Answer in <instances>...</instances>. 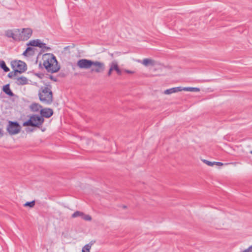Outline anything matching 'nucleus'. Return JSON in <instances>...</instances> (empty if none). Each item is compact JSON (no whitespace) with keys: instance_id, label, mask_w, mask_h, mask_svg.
<instances>
[{"instance_id":"f257e3e1","label":"nucleus","mask_w":252,"mask_h":252,"mask_svg":"<svg viewBox=\"0 0 252 252\" xmlns=\"http://www.w3.org/2000/svg\"><path fill=\"white\" fill-rule=\"evenodd\" d=\"M43 65L48 72L56 73L60 69L56 57L52 54H48L44 57Z\"/></svg>"},{"instance_id":"f03ea898","label":"nucleus","mask_w":252,"mask_h":252,"mask_svg":"<svg viewBox=\"0 0 252 252\" xmlns=\"http://www.w3.org/2000/svg\"><path fill=\"white\" fill-rule=\"evenodd\" d=\"M39 100L43 103L50 104L53 101V93L48 87H42L38 92Z\"/></svg>"},{"instance_id":"7ed1b4c3","label":"nucleus","mask_w":252,"mask_h":252,"mask_svg":"<svg viewBox=\"0 0 252 252\" xmlns=\"http://www.w3.org/2000/svg\"><path fill=\"white\" fill-rule=\"evenodd\" d=\"M44 122L42 117L37 115H32L30 117L29 120L23 123V126H31L40 127Z\"/></svg>"},{"instance_id":"20e7f679","label":"nucleus","mask_w":252,"mask_h":252,"mask_svg":"<svg viewBox=\"0 0 252 252\" xmlns=\"http://www.w3.org/2000/svg\"><path fill=\"white\" fill-rule=\"evenodd\" d=\"M6 129L9 134L14 135L20 132L21 126L17 122L9 121Z\"/></svg>"},{"instance_id":"39448f33","label":"nucleus","mask_w":252,"mask_h":252,"mask_svg":"<svg viewBox=\"0 0 252 252\" xmlns=\"http://www.w3.org/2000/svg\"><path fill=\"white\" fill-rule=\"evenodd\" d=\"M12 67L15 70H18V73H23L25 72L27 68L26 64L21 61H14L11 62Z\"/></svg>"},{"instance_id":"423d86ee","label":"nucleus","mask_w":252,"mask_h":252,"mask_svg":"<svg viewBox=\"0 0 252 252\" xmlns=\"http://www.w3.org/2000/svg\"><path fill=\"white\" fill-rule=\"evenodd\" d=\"M93 61L86 59L79 60L77 62V66L80 69H88L93 66Z\"/></svg>"},{"instance_id":"0eeeda50","label":"nucleus","mask_w":252,"mask_h":252,"mask_svg":"<svg viewBox=\"0 0 252 252\" xmlns=\"http://www.w3.org/2000/svg\"><path fill=\"white\" fill-rule=\"evenodd\" d=\"M94 66L91 68L92 72L101 73L105 70V64L103 63L98 61H93V66Z\"/></svg>"},{"instance_id":"6e6552de","label":"nucleus","mask_w":252,"mask_h":252,"mask_svg":"<svg viewBox=\"0 0 252 252\" xmlns=\"http://www.w3.org/2000/svg\"><path fill=\"white\" fill-rule=\"evenodd\" d=\"M28 45H30L32 46L38 47L39 48H41L43 49H45L46 50H50L51 48L49 47L46 46V44L43 42H41L39 39H36L31 40L28 44Z\"/></svg>"},{"instance_id":"1a4fd4ad","label":"nucleus","mask_w":252,"mask_h":252,"mask_svg":"<svg viewBox=\"0 0 252 252\" xmlns=\"http://www.w3.org/2000/svg\"><path fill=\"white\" fill-rule=\"evenodd\" d=\"M40 113L41 115V117L42 118L45 117L46 118H49L51 117L53 114V111L51 108H44L42 109L40 111Z\"/></svg>"},{"instance_id":"9d476101","label":"nucleus","mask_w":252,"mask_h":252,"mask_svg":"<svg viewBox=\"0 0 252 252\" xmlns=\"http://www.w3.org/2000/svg\"><path fill=\"white\" fill-rule=\"evenodd\" d=\"M32 33V29L30 28L23 29L22 32L21 37L24 40H28L30 38Z\"/></svg>"},{"instance_id":"9b49d317","label":"nucleus","mask_w":252,"mask_h":252,"mask_svg":"<svg viewBox=\"0 0 252 252\" xmlns=\"http://www.w3.org/2000/svg\"><path fill=\"white\" fill-rule=\"evenodd\" d=\"M182 91V87H175L166 90L164 91V94H170L173 93L181 92Z\"/></svg>"},{"instance_id":"f8f14e48","label":"nucleus","mask_w":252,"mask_h":252,"mask_svg":"<svg viewBox=\"0 0 252 252\" xmlns=\"http://www.w3.org/2000/svg\"><path fill=\"white\" fill-rule=\"evenodd\" d=\"M16 83L17 85H24L28 83V79L24 76L17 78Z\"/></svg>"},{"instance_id":"ddd939ff","label":"nucleus","mask_w":252,"mask_h":252,"mask_svg":"<svg viewBox=\"0 0 252 252\" xmlns=\"http://www.w3.org/2000/svg\"><path fill=\"white\" fill-rule=\"evenodd\" d=\"M141 63L145 66H154L155 65V61L151 59H144Z\"/></svg>"},{"instance_id":"4468645a","label":"nucleus","mask_w":252,"mask_h":252,"mask_svg":"<svg viewBox=\"0 0 252 252\" xmlns=\"http://www.w3.org/2000/svg\"><path fill=\"white\" fill-rule=\"evenodd\" d=\"M2 91L8 95L10 96H13L14 94L10 89V85L9 84L4 85L3 87Z\"/></svg>"},{"instance_id":"2eb2a0df","label":"nucleus","mask_w":252,"mask_h":252,"mask_svg":"<svg viewBox=\"0 0 252 252\" xmlns=\"http://www.w3.org/2000/svg\"><path fill=\"white\" fill-rule=\"evenodd\" d=\"M42 108V106L38 103H33L30 106V109L32 111L34 112H37L39 109Z\"/></svg>"},{"instance_id":"dca6fc26","label":"nucleus","mask_w":252,"mask_h":252,"mask_svg":"<svg viewBox=\"0 0 252 252\" xmlns=\"http://www.w3.org/2000/svg\"><path fill=\"white\" fill-rule=\"evenodd\" d=\"M5 35L8 37L12 38L14 40L19 39V36L13 32L12 30H8L5 32Z\"/></svg>"},{"instance_id":"f3484780","label":"nucleus","mask_w":252,"mask_h":252,"mask_svg":"<svg viewBox=\"0 0 252 252\" xmlns=\"http://www.w3.org/2000/svg\"><path fill=\"white\" fill-rule=\"evenodd\" d=\"M111 64L112 68H113V70H115L117 72L118 74L121 75L122 71H121V69L119 68L117 63L115 61H114V62H112L111 63Z\"/></svg>"},{"instance_id":"a211bd4d","label":"nucleus","mask_w":252,"mask_h":252,"mask_svg":"<svg viewBox=\"0 0 252 252\" xmlns=\"http://www.w3.org/2000/svg\"><path fill=\"white\" fill-rule=\"evenodd\" d=\"M93 244L94 243L93 241H91L90 243L86 245L82 248V252H90V250Z\"/></svg>"},{"instance_id":"6ab92c4d","label":"nucleus","mask_w":252,"mask_h":252,"mask_svg":"<svg viewBox=\"0 0 252 252\" xmlns=\"http://www.w3.org/2000/svg\"><path fill=\"white\" fill-rule=\"evenodd\" d=\"M182 91H189V92H197L200 91V89L198 88H194V87H182Z\"/></svg>"},{"instance_id":"aec40b11","label":"nucleus","mask_w":252,"mask_h":252,"mask_svg":"<svg viewBox=\"0 0 252 252\" xmlns=\"http://www.w3.org/2000/svg\"><path fill=\"white\" fill-rule=\"evenodd\" d=\"M0 67L5 72L9 71V68L6 66L5 62L3 60L0 61Z\"/></svg>"},{"instance_id":"412c9836","label":"nucleus","mask_w":252,"mask_h":252,"mask_svg":"<svg viewBox=\"0 0 252 252\" xmlns=\"http://www.w3.org/2000/svg\"><path fill=\"white\" fill-rule=\"evenodd\" d=\"M84 215V213L83 212L77 211L75 212L72 215V217L76 218V217H81L82 218V215Z\"/></svg>"},{"instance_id":"4be33fe9","label":"nucleus","mask_w":252,"mask_h":252,"mask_svg":"<svg viewBox=\"0 0 252 252\" xmlns=\"http://www.w3.org/2000/svg\"><path fill=\"white\" fill-rule=\"evenodd\" d=\"M32 47H28L26 50L24 52L23 55L25 56H32V53H29V50H31Z\"/></svg>"},{"instance_id":"5701e85b","label":"nucleus","mask_w":252,"mask_h":252,"mask_svg":"<svg viewBox=\"0 0 252 252\" xmlns=\"http://www.w3.org/2000/svg\"><path fill=\"white\" fill-rule=\"evenodd\" d=\"M35 205V201H32L31 202H27L24 204V206H28L31 208L33 207Z\"/></svg>"},{"instance_id":"b1692460","label":"nucleus","mask_w":252,"mask_h":252,"mask_svg":"<svg viewBox=\"0 0 252 252\" xmlns=\"http://www.w3.org/2000/svg\"><path fill=\"white\" fill-rule=\"evenodd\" d=\"M18 73V70H15L14 71H11L9 72L8 74V77L10 78H12L13 77L15 76Z\"/></svg>"},{"instance_id":"393cba45","label":"nucleus","mask_w":252,"mask_h":252,"mask_svg":"<svg viewBox=\"0 0 252 252\" xmlns=\"http://www.w3.org/2000/svg\"><path fill=\"white\" fill-rule=\"evenodd\" d=\"M82 218L85 220L90 221L92 220V217L90 215H85L84 213V215H82Z\"/></svg>"},{"instance_id":"a878e982","label":"nucleus","mask_w":252,"mask_h":252,"mask_svg":"<svg viewBox=\"0 0 252 252\" xmlns=\"http://www.w3.org/2000/svg\"><path fill=\"white\" fill-rule=\"evenodd\" d=\"M204 162H205V163H206L208 165H209V166H212L214 164V162H212L211 161H208L207 160H204Z\"/></svg>"},{"instance_id":"bb28decb","label":"nucleus","mask_w":252,"mask_h":252,"mask_svg":"<svg viewBox=\"0 0 252 252\" xmlns=\"http://www.w3.org/2000/svg\"><path fill=\"white\" fill-rule=\"evenodd\" d=\"M110 68L108 72L107 75L110 76L112 74V71L113 70V68L112 67L111 64H110Z\"/></svg>"},{"instance_id":"cd10ccee","label":"nucleus","mask_w":252,"mask_h":252,"mask_svg":"<svg viewBox=\"0 0 252 252\" xmlns=\"http://www.w3.org/2000/svg\"><path fill=\"white\" fill-rule=\"evenodd\" d=\"M49 78L51 80H53V81H54L55 82H57V79L56 77H55L54 76H53V75H49Z\"/></svg>"},{"instance_id":"c85d7f7f","label":"nucleus","mask_w":252,"mask_h":252,"mask_svg":"<svg viewBox=\"0 0 252 252\" xmlns=\"http://www.w3.org/2000/svg\"><path fill=\"white\" fill-rule=\"evenodd\" d=\"M214 164H216L217 165H222L223 163L220 162H214Z\"/></svg>"},{"instance_id":"c756f323","label":"nucleus","mask_w":252,"mask_h":252,"mask_svg":"<svg viewBox=\"0 0 252 252\" xmlns=\"http://www.w3.org/2000/svg\"><path fill=\"white\" fill-rule=\"evenodd\" d=\"M33 129L27 128L26 130L27 132H32V131H33Z\"/></svg>"},{"instance_id":"7c9ffc66","label":"nucleus","mask_w":252,"mask_h":252,"mask_svg":"<svg viewBox=\"0 0 252 252\" xmlns=\"http://www.w3.org/2000/svg\"><path fill=\"white\" fill-rule=\"evenodd\" d=\"M125 72L127 73H129V74H131V73H133V72L131 71V70H125Z\"/></svg>"},{"instance_id":"2f4dec72","label":"nucleus","mask_w":252,"mask_h":252,"mask_svg":"<svg viewBox=\"0 0 252 252\" xmlns=\"http://www.w3.org/2000/svg\"><path fill=\"white\" fill-rule=\"evenodd\" d=\"M32 53V55L34 54V50L32 48L31 50H29V53Z\"/></svg>"},{"instance_id":"473e14b6","label":"nucleus","mask_w":252,"mask_h":252,"mask_svg":"<svg viewBox=\"0 0 252 252\" xmlns=\"http://www.w3.org/2000/svg\"><path fill=\"white\" fill-rule=\"evenodd\" d=\"M3 135L2 133V130L1 128H0V137H1Z\"/></svg>"}]
</instances>
